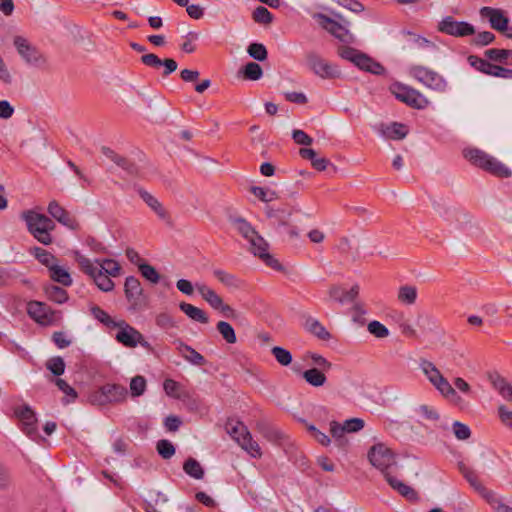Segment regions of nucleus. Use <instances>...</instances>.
<instances>
[{"mask_svg": "<svg viewBox=\"0 0 512 512\" xmlns=\"http://www.w3.org/2000/svg\"><path fill=\"white\" fill-rule=\"evenodd\" d=\"M118 332L115 339L128 348H134L140 345L148 350H151V345L145 340L144 336L133 326L129 325L125 320H118L116 324Z\"/></svg>", "mask_w": 512, "mask_h": 512, "instance_id": "nucleus-7", "label": "nucleus"}, {"mask_svg": "<svg viewBox=\"0 0 512 512\" xmlns=\"http://www.w3.org/2000/svg\"><path fill=\"white\" fill-rule=\"evenodd\" d=\"M179 308L191 320L201 324L209 323V317L203 309L186 302H181Z\"/></svg>", "mask_w": 512, "mask_h": 512, "instance_id": "nucleus-22", "label": "nucleus"}, {"mask_svg": "<svg viewBox=\"0 0 512 512\" xmlns=\"http://www.w3.org/2000/svg\"><path fill=\"white\" fill-rule=\"evenodd\" d=\"M34 251L35 257L38 259V261L45 265L48 269L57 263L56 257L47 250L37 247Z\"/></svg>", "mask_w": 512, "mask_h": 512, "instance_id": "nucleus-51", "label": "nucleus"}, {"mask_svg": "<svg viewBox=\"0 0 512 512\" xmlns=\"http://www.w3.org/2000/svg\"><path fill=\"white\" fill-rule=\"evenodd\" d=\"M213 274L217 278V280L226 287L238 289L242 286V281L234 274H231L221 269L214 270Z\"/></svg>", "mask_w": 512, "mask_h": 512, "instance_id": "nucleus-32", "label": "nucleus"}, {"mask_svg": "<svg viewBox=\"0 0 512 512\" xmlns=\"http://www.w3.org/2000/svg\"><path fill=\"white\" fill-rule=\"evenodd\" d=\"M489 381L505 400L512 399V386L504 377L494 373L489 375Z\"/></svg>", "mask_w": 512, "mask_h": 512, "instance_id": "nucleus-23", "label": "nucleus"}, {"mask_svg": "<svg viewBox=\"0 0 512 512\" xmlns=\"http://www.w3.org/2000/svg\"><path fill=\"white\" fill-rule=\"evenodd\" d=\"M146 379L141 376L137 375L133 377L130 381V393L132 397H139L144 394L146 391Z\"/></svg>", "mask_w": 512, "mask_h": 512, "instance_id": "nucleus-46", "label": "nucleus"}, {"mask_svg": "<svg viewBox=\"0 0 512 512\" xmlns=\"http://www.w3.org/2000/svg\"><path fill=\"white\" fill-rule=\"evenodd\" d=\"M484 499L496 512H512V507L493 491L485 492Z\"/></svg>", "mask_w": 512, "mask_h": 512, "instance_id": "nucleus-34", "label": "nucleus"}, {"mask_svg": "<svg viewBox=\"0 0 512 512\" xmlns=\"http://www.w3.org/2000/svg\"><path fill=\"white\" fill-rule=\"evenodd\" d=\"M463 155L471 164L496 177L508 178L512 175L511 170L502 162L478 148H467L463 151Z\"/></svg>", "mask_w": 512, "mask_h": 512, "instance_id": "nucleus-3", "label": "nucleus"}, {"mask_svg": "<svg viewBox=\"0 0 512 512\" xmlns=\"http://www.w3.org/2000/svg\"><path fill=\"white\" fill-rule=\"evenodd\" d=\"M420 368L424 375L427 377L429 382L433 385V387L447 400H449L453 405L458 407H464V400L461 396H459L454 389V387L449 383V381L443 376L441 371L436 367V365L429 360H421Z\"/></svg>", "mask_w": 512, "mask_h": 512, "instance_id": "nucleus-1", "label": "nucleus"}, {"mask_svg": "<svg viewBox=\"0 0 512 512\" xmlns=\"http://www.w3.org/2000/svg\"><path fill=\"white\" fill-rule=\"evenodd\" d=\"M125 296L130 303V308L133 310L140 309L144 304L143 289L140 281L134 277L129 276L124 283Z\"/></svg>", "mask_w": 512, "mask_h": 512, "instance_id": "nucleus-18", "label": "nucleus"}, {"mask_svg": "<svg viewBox=\"0 0 512 512\" xmlns=\"http://www.w3.org/2000/svg\"><path fill=\"white\" fill-rule=\"evenodd\" d=\"M384 134L387 138L400 140L406 137L408 128L404 124L394 122L385 128Z\"/></svg>", "mask_w": 512, "mask_h": 512, "instance_id": "nucleus-36", "label": "nucleus"}, {"mask_svg": "<svg viewBox=\"0 0 512 512\" xmlns=\"http://www.w3.org/2000/svg\"><path fill=\"white\" fill-rule=\"evenodd\" d=\"M271 353L275 357L276 361L282 366H288L292 362V354L283 347L274 346L271 349Z\"/></svg>", "mask_w": 512, "mask_h": 512, "instance_id": "nucleus-45", "label": "nucleus"}, {"mask_svg": "<svg viewBox=\"0 0 512 512\" xmlns=\"http://www.w3.org/2000/svg\"><path fill=\"white\" fill-rule=\"evenodd\" d=\"M28 315L37 323L48 326L59 318V313L53 311L48 305L38 301H31L27 305Z\"/></svg>", "mask_w": 512, "mask_h": 512, "instance_id": "nucleus-17", "label": "nucleus"}, {"mask_svg": "<svg viewBox=\"0 0 512 512\" xmlns=\"http://www.w3.org/2000/svg\"><path fill=\"white\" fill-rule=\"evenodd\" d=\"M370 463L380 470L386 477V473H392L396 468V461L392 451L382 443L373 445L369 452Z\"/></svg>", "mask_w": 512, "mask_h": 512, "instance_id": "nucleus-6", "label": "nucleus"}, {"mask_svg": "<svg viewBox=\"0 0 512 512\" xmlns=\"http://www.w3.org/2000/svg\"><path fill=\"white\" fill-rule=\"evenodd\" d=\"M186 474L194 479H202L204 477V469L201 464L194 458H188L183 465Z\"/></svg>", "mask_w": 512, "mask_h": 512, "instance_id": "nucleus-35", "label": "nucleus"}, {"mask_svg": "<svg viewBox=\"0 0 512 512\" xmlns=\"http://www.w3.org/2000/svg\"><path fill=\"white\" fill-rule=\"evenodd\" d=\"M329 431L334 438V440L340 445L345 446L347 444V440L344 437L346 431L344 430L343 424H340L336 421L330 422Z\"/></svg>", "mask_w": 512, "mask_h": 512, "instance_id": "nucleus-47", "label": "nucleus"}, {"mask_svg": "<svg viewBox=\"0 0 512 512\" xmlns=\"http://www.w3.org/2000/svg\"><path fill=\"white\" fill-rule=\"evenodd\" d=\"M418 296L417 288L413 285L400 286L397 293V300L406 306H412L416 303Z\"/></svg>", "mask_w": 512, "mask_h": 512, "instance_id": "nucleus-27", "label": "nucleus"}, {"mask_svg": "<svg viewBox=\"0 0 512 512\" xmlns=\"http://www.w3.org/2000/svg\"><path fill=\"white\" fill-rule=\"evenodd\" d=\"M253 20L261 24H270L273 20L271 12L263 7L259 6L253 11Z\"/></svg>", "mask_w": 512, "mask_h": 512, "instance_id": "nucleus-56", "label": "nucleus"}, {"mask_svg": "<svg viewBox=\"0 0 512 512\" xmlns=\"http://www.w3.org/2000/svg\"><path fill=\"white\" fill-rule=\"evenodd\" d=\"M141 62L151 68L158 69L161 66L164 67L162 72L163 77L169 76L171 73L177 70V62L172 58H166L161 60L156 54L148 53L141 57Z\"/></svg>", "mask_w": 512, "mask_h": 512, "instance_id": "nucleus-19", "label": "nucleus"}, {"mask_svg": "<svg viewBox=\"0 0 512 512\" xmlns=\"http://www.w3.org/2000/svg\"><path fill=\"white\" fill-rule=\"evenodd\" d=\"M156 325L163 329H171L176 327L174 318L167 312L160 313L155 319Z\"/></svg>", "mask_w": 512, "mask_h": 512, "instance_id": "nucleus-60", "label": "nucleus"}, {"mask_svg": "<svg viewBox=\"0 0 512 512\" xmlns=\"http://www.w3.org/2000/svg\"><path fill=\"white\" fill-rule=\"evenodd\" d=\"M218 332L221 334L222 338L228 344H234L237 341V337L234 331V328L226 321H219L216 325Z\"/></svg>", "mask_w": 512, "mask_h": 512, "instance_id": "nucleus-42", "label": "nucleus"}, {"mask_svg": "<svg viewBox=\"0 0 512 512\" xmlns=\"http://www.w3.org/2000/svg\"><path fill=\"white\" fill-rule=\"evenodd\" d=\"M460 471L465 477V479L469 482V484L478 491L483 498H485V492H490L491 490L486 489L482 483L480 482L476 472L465 465L460 466Z\"/></svg>", "mask_w": 512, "mask_h": 512, "instance_id": "nucleus-30", "label": "nucleus"}, {"mask_svg": "<svg viewBox=\"0 0 512 512\" xmlns=\"http://www.w3.org/2000/svg\"><path fill=\"white\" fill-rule=\"evenodd\" d=\"M248 242L250 244V251L255 256H258L267 266L274 270H282L280 262L269 254V245L262 236L256 233Z\"/></svg>", "mask_w": 512, "mask_h": 512, "instance_id": "nucleus-15", "label": "nucleus"}, {"mask_svg": "<svg viewBox=\"0 0 512 512\" xmlns=\"http://www.w3.org/2000/svg\"><path fill=\"white\" fill-rule=\"evenodd\" d=\"M386 480L393 489L397 490L402 496L406 497L407 499L414 500L417 498V493L413 488L402 483L394 476H392V474L386 473Z\"/></svg>", "mask_w": 512, "mask_h": 512, "instance_id": "nucleus-28", "label": "nucleus"}, {"mask_svg": "<svg viewBox=\"0 0 512 512\" xmlns=\"http://www.w3.org/2000/svg\"><path fill=\"white\" fill-rule=\"evenodd\" d=\"M453 432L457 439L466 440L471 436L470 428L461 422L455 421L453 423Z\"/></svg>", "mask_w": 512, "mask_h": 512, "instance_id": "nucleus-61", "label": "nucleus"}, {"mask_svg": "<svg viewBox=\"0 0 512 512\" xmlns=\"http://www.w3.org/2000/svg\"><path fill=\"white\" fill-rule=\"evenodd\" d=\"M157 451L164 459H169L175 454L173 444L165 439L158 441Z\"/></svg>", "mask_w": 512, "mask_h": 512, "instance_id": "nucleus-59", "label": "nucleus"}, {"mask_svg": "<svg viewBox=\"0 0 512 512\" xmlns=\"http://www.w3.org/2000/svg\"><path fill=\"white\" fill-rule=\"evenodd\" d=\"M512 50L492 48L484 52L486 58L491 61L507 64Z\"/></svg>", "mask_w": 512, "mask_h": 512, "instance_id": "nucleus-38", "label": "nucleus"}, {"mask_svg": "<svg viewBox=\"0 0 512 512\" xmlns=\"http://www.w3.org/2000/svg\"><path fill=\"white\" fill-rule=\"evenodd\" d=\"M306 60L308 67L321 78L333 79L341 75V71L337 66L327 62L316 53H309Z\"/></svg>", "mask_w": 512, "mask_h": 512, "instance_id": "nucleus-13", "label": "nucleus"}, {"mask_svg": "<svg viewBox=\"0 0 512 512\" xmlns=\"http://www.w3.org/2000/svg\"><path fill=\"white\" fill-rule=\"evenodd\" d=\"M306 358L310 359L313 365L323 371H329L332 368V364L320 354L308 352Z\"/></svg>", "mask_w": 512, "mask_h": 512, "instance_id": "nucleus-57", "label": "nucleus"}, {"mask_svg": "<svg viewBox=\"0 0 512 512\" xmlns=\"http://www.w3.org/2000/svg\"><path fill=\"white\" fill-rule=\"evenodd\" d=\"M177 350L183 358L193 365L202 366L206 363L205 358L199 352L181 341L178 343Z\"/></svg>", "mask_w": 512, "mask_h": 512, "instance_id": "nucleus-25", "label": "nucleus"}, {"mask_svg": "<svg viewBox=\"0 0 512 512\" xmlns=\"http://www.w3.org/2000/svg\"><path fill=\"white\" fill-rule=\"evenodd\" d=\"M250 191L263 202H272L279 198L276 191L264 187L253 186Z\"/></svg>", "mask_w": 512, "mask_h": 512, "instance_id": "nucleus-43", "label": "nucleus"}, {"mask_svg": "<svg viewBox=\"0 0 512 512\" xmlns=\"http://www.w3.org/2000/svg\"><path fill=\"white\" fill-rule=\"evenodd\" d=\"M104 388L109 404L126 401L128 391L125 386L120 384H105Z\"/></svg>", "mask_w": 512, "mask_h": 512, "instance_id": "nucleus-24", "label": "nucleus"}, {"mask_svg": "<svg viewBox=\"0 0 512 512\" xmlns=\"http://www.w3.org/2000/svg\"><path fill=\"white\" fill-rule=\"evenodd\" d=\"M306 329L317 338L328 341L331 339V334L327 329L316 319L310 318L305 323Z\"/></svg>", "mask_w": 512, "mask_h": 512, "instance_id": "nucleus-33", "label": "nucleus"}, {"mask_svg": "<svg viewBox=\"0 0 512 512\" xmlns=\"http://www.w3.org/2000/svg\"><path fill=\"white\" fill-rule=\"evenodd\" d=\"M21 218L26 222L28 231L43 245H50L53 238L50 234L55 229L54 222L42 213L34 210H26L21 213Z\"/></svg>", "mask_w": 512, "mask_h": 512, "instance_id": "nucleus-2", "label": "nucleus"}, {"mask_svg": "<svg viewBox=\"0 0 512 512\" xmlns=\"http://www.w3.org/2000/svg\"><path fill=\"white\" fill-rule=\"evenodd\" d=\"M237 231L248 241L257 231L244 219H237L234 222Z\"/></svg>", "mask_w": 512, "mask_h": 512, "instance_id": "nucleus-52", "label": "nucleus"}, {"mask_svg": "<svg viewBox=\"0 0 512 512\" xmlns=\"http://www.w3.org/2000/svg\"><path fill=\"white\" fill-rule=\"evenodd\" d=\"M45 293L49 300L58 304H63L68 300V294L66 290L55 285L47 287L45 289Z\"/></svg>", "mask_w": 512, "mask_h": 512, "instance_id": "nucleus-40", "label": "nucleus"}, {"mask_svg": "<svg viewBox=\"0 0 512 512\" xmlns=\"http://www.w3.org/2000/svg\"><path fill=\"white\" fill-rule=\"evenodd\" d=\"M495 40V35L489 31H483L476 35L472 43L476 46H486Z\"/></svg>", "mask_w": 512, "mask_h": 512, "instance_id": "nucleus-63", "label": "nucleus"}, {"mask_svg": "<svg viewBox=\"0 0 512 512\" xmlns=\"http://www.w3.org/2000/svg\"><path fill=\"white\" fill-rule=\"evenodd\" d=\"M243 77L247 80H258L263 75L261 66L256 62H249L243 67Z\"/></svg>", "mask_w": 512, "mask_h": 512, "instance_id": "nucleus-44", "label": "nucleus"}, {"mask_svg": "<svg viewBox=\"0 0 512 512\" xmlns=\"http://www.w3.org/2000/svg\"><path fill=\"white\" fill-rule=\"evenodd\" d=\"M468 63L477 71L490 75L493 64L486 59L480 58L476 55H470L467 58Z\"/></svg>", "mask_w": 512, "mask_h": 512, "instance_id": "nucleus-39", "label": "nucleus"}, {"mask_svg": "<svg viewBox=\"0 0 512 512\" xmlns=\"http://www.w3.org/2000/svg\"><path fill=\"white\" fill-rule=\"evenodd\" d=\"M392 93L398 100L415 109H425L429 105V100L422 93L402 84L394 85Z\"/></svg>", "mask_w": 512, "mask_h": 512, "instance_id": "nucleus-9", "label": "nucleus"}, {"mask_svg": "<svg viewBox=\"0 0 512 512\" xmlns=\"http://www.w3.org/2000/svg\"><path fill=\"white\" fill-rule=\"evenodd\" d=\"M335 16L339 21H336L323 14L318 15L319 19L321 20L320 23L325 30H327L342 42H353L354 37L346 27L349 23L344 20L340 14H336Z\"/></svg>", "mask_w": 512, "mask_h": 512, "instance_id": "nucleus-12", "label": "nucleus"}, {"mask_svg": "<svg viewBox=\"0 0 512 512\" xmlns=\"http://www.w3.org/2000/svg\"><path fill=\"white\" fill-rule=\"evenodd\" d=\"M226 431L250 456L254 458L262 456L259 444L253 440L251 433L244 423L229 420L226 423Z\"/></svg>", "mask_w": 512, "mask_h": 512, "instance_id": "nucleus-4", "label": "nucleus"}, {"mask_svg": "<svg viewBox=\"0 0 512 512\" xmlns=\"http://www.w3.org/2000/svg\"><path fill=\"white\" fill-rule=\"evenodd\" d=\"M247 52L253 59L258 61H264L268 56L267 49L261 43H251L248 46Z\"/></svg>", "mask_w": 512, "mask_h": 512, "instance_id": "nucleus-53", "label": "nucleus"}, {"mask_svg": "<svg viewBox=\"0 0 512 512\" xmlns=\"http://www.w3.org/2000/svg\"><path fill=\"white\" fill-rule=\"evenodd\" d=\"M165 393L174 398H179L180 384L173 379H166L163 383Z\"/></svg>", "mask_w": 512, "mask_h": 512, "instance_id": "nucleus-62", "label": "nucleus"}, {"mask_svg": "<svg viewBox=\"0 0 512 512\" xmlns=\"http://www.w3.org/2000/svg\"><path fill=\"white\" fill-rule=\"evenodd\" d=\"M367 330L370 334L374 335L376 338H386L389 336L388 328L377 320H373L368 323Z\"/></svg>", "mask_w": 512, "mask_h": 512, "instance_id": "nucleus-50", "label": "nucleus"}, {"mask_svg": "<svg viewBox=\"0 0 512 512\" xmlns=\"http://www.w3.org/2000/svg\"><path fill=\"white\" fill-rule=\"evenodd\" d=\"M325 372L322 369L311 368L302 373V377L304 380L313 387H321L323 386L327 378L325 376Z\"/></svg>", "mask_w": 512, "mask_h": 512, "instance_id": "nucleus-29", "label": "nucleus"}, {"mask_svg": "<svg viewBox=\"0 0 512 512\" xmlns=\"http://www.w3.org/2000/svg\"><path fill=\"white\" fill-rule=\"evenodd\" d=\"M13 43L18 54L26 64L42 66L46 63L44 55L23 36H15Z\"/></svg>", "mask_w": 512, "mask_h": 512, "instance_id": "nucleus-10", "label": "nucleus"}, {"mask_svg": "<svg viewBox=\"0 0 512 512\" xmlns=\"http://www.w3.org/2000/svg\"><path fill=\"white\" fill-rule=\"evenodd\" d=\"M50 277L53 281L62 284L63 286H70L72 278L66 268L60 266L58 262L50 267Z\"/></svg>", "mask_w": 512, "mask_h": 512, "instance_id": "nucleus-31", "label": "nucleus"}, {"mask_svg": "<svg viewBox=\"0 0 512 512\" xmlns=\"http://www.w3.org/2000/svg\"><path fill=\"white\" fill-rule=\"evenodd\" d=\"M91 314L102 324L108 328H116L118 320H114L107 312L101 309L99 306H92L90 308Z\"/></svg>", "mask_w": 512, "mask_h": 512, "instance_id": "nucleus-41", "label": "nucleus"}, {"mask_svg": "<svg viewBox=\"0 0 512 512\" xmlns=\"http://www.w3.org/2000/svg\"><path fill=\"white\" fill-rule=\"evenodd\" d=\"M196 289L213 309L220 311L227 318H235L236 311L228 304H225L222 297L204 283H196Z\"/></svg>", "mask_w": 512, "mask_h": 512, "instance_id": "nucleus-11", "label": "nucleus"}, {"mask_svg": "<svg viewBox=\"0 0 512 512\" xmlns=\"http://www.w3.org/2000/svg\"><path fill=\"white\" fill-rule=\"evenodd\" d=\"M139 196L162 221L172 223L170 213L155 196L145 190H139Z\"/></svg>", "mask_w": 512, "mask_h": 512, "instance_id": "nucleus-21", "label": "nucleus"}, {"mask_svg": "<svg viewBox=\"0 0 512 512\" xmlns=\"http://www.w3.org/2000/svg\"><path fill=\"white\" fill-rule=\"evenodd\" d=\"M88 401L92 405H96V406H104V405L109 404L104 385L101 386L100 388L92 391L88 396Z\"/></svg>", "mask_w": 512, "mask_h": 512, "instance_id": "nucleus-49", "label": "nucleus"}, {"mask_svg": "<svg viewBox=\"0 0 512 512\" xmlns=\"http://www.w3.org/2000/svg\"><path fill=\"white\" fill-rule=\"evenodd\" d=\"M14 414L21 423L22 431L30 438L38 437L37 417L29 405H20L14 408Z\"/></svg>", "mask_w": 512, "mask_h": 512, "instance_id": "nucleus-16", "label": "nucleus"}, {"mask_svg": "<svg viewBox=\"0 0 512 512\" xmlns=\"http://www.w3.org/2000/svg\"><path fill=\"white\" fill-rule=\"evenodd\" d=\"M498 416L500 418L501 423L505 427L512 429V411L511 410H509L504 405H500L498 407Z\"/></svg>", "mask_w": 512, "mask_h": 512, "instance_id": "nucleus-64", "label": "nucleus"}, {"mask_svg": "<svg viewBox=\"0 0 512 512\" xmlns=\"http://www.w3.org/2000/svg\"><path fill=\"white\" fill-rule=\"evenodd\" d=\"M199 34L194 31H190L184 36V42L181 45V50L185 53H193L196 50L195 42L198 40Z\"/></svg>", "mask_w": 512, "mask_h": 512, "instance_id": "nucleus-58", "label": "nucleus"}, {"mask_svg": "<svg viewBox=\"0 0 512 512\" xmlns=\"http://www.w3.org/2000/svg\"><path fill=\"white\" fill-rule=\"evenodd\" d=\"M409 74L418 82L432 90L443 92L446 89L447 83L444 78L436 71L431 70L425 66H412L409 69Z\"/></svg>", "mask_w": 512, "mask_h": 512, "instance_id": "nucleus-8", "label": "nucleus"}, {"mask_svg": "<svg viewBox=\"0 0 512 512\" xmlns=\"http://www.w3.org/2000/svg\"><path fill=\"white\" fill-rule=\"evenodd\" d=\"M354 64L360 69L372 74L379 75L384 72V67L380 63L374 61L363 53H359Z\"/></svg>", "mask_w": 512, "mask_h": 512, "instance_id": "nucleus-26", "label": "nucleus"}, {"mask_svg": "<svg viewBox=\"0 0 512 512\" xmlns=\"http://www.w3.org/2000/svg\"><path fill=\"white\" fill-rule=\"evenodd\" d=\"M99 269L112 277H117L121 273L120 264L113 259L96 260Z\"/></svg>", "mask_w": 512, "mask_h": 512, "instance_id": "nucleus-37", "label": "nucleus"}, {"mask_svg": "<svg viewBox=\"0 0 512 512\" xmlns=\"http://www.w3.org/2000/svg\"><path fill=\"white\" fill-rule=\"evenodd\" d=\"M46 367L55 376H60L64 373L65 362L60 356L52 357L47 361Z\"/></svg>", "mask_w": 512, "mask_h": 512, "instance_id": "nucleus-55", "label": "nucleus"}, {"mask_svg": "<svg viewBox=\"0 0 512 512\" xmlns=\"http://www.w3.org/2000/svg\"><path fill=\"white\" fill-rule=\"evenodd\" d=\"M346 290L340 285L333 284L329 286L327 294L329 300L343 304L346 302Z\"/></svg>", "mask_w": 512, "mask_h": 512, "instance_id": "nucleus-54", "label": "nucleus"}, {"mask_svg": "<svg viewBox=\"0 0 512 512\" xmlns=\"http://www.w3.org/2000/svg\"><path fill=\"white\" fill-rule=\"evenodd\" d=\"M138 268H139V271L141 272V275L145 279H147L148 281H150L153 284H157L159 282L160 275L153 266L146 264V263H141V264H138Z\"/></svg>", "mask_w": 512, "mask_h": 512, "instance_id": "nucleus-48", "label": "nucleus"}, {"mask_svg": "<svg viewBox=\"0 0 512 512\" xmlns=\"http://www.w3.org/2000/svg\"><path fill=\"white\" fill-rule=\"evenodd\" d=\"M438 30L453 37H466L475 34V28L472 24L457 21L452 16L444 17L438 24Z\"/></svg>", "mask_w": 512, "mask_h": 512, "instance_id": "nucleus-14", "label": "nucleus"}, {"mask_svg": "<svg viewBox=\"0 0 512 512\" xmlns=\"http://www.w3.org/2000/svg\"><path fill=\"white\" fill-rule=\"evenodd\" d=\"M480 14L482 17L489 19L490 25L493 29L500 32H507L509 29V20L506 16H504L502 10L492 7H483L480 9Z\"/></svg>", "mask_w": 512, "mask_h": 512, "instance_id": "nucleus-20", "label": "nucleus"}, {"mask_svg": "<svg viewBox=\"0 0 512 512\" xmlns=\"http://www.w3.org/2000/svg\"><path fill=\"white\" fill-rule=\"evenodd\" d=\"M74 256L80 269L93 279L100 290L110 292L114 289V282L110 279V275L104 273L102 269H99L98 266L80 252H74Z\"/></svg>", "mask_w": 512, "mask_h": 512, "instance_id": "nucleus-5", "label": "nucleus"}]
</instances>
